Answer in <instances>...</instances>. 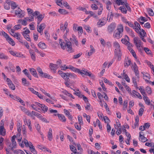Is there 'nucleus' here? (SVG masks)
Returning a JSON list of instances; mask_svg holds the SVG:
<instances>
[{
	"label": "nucleus",
	"mask_w": 154,
	"mask_h": 154,
	"mask_svg": "<svg viewBox=\"0 0 154 154\" xmlns=\"http://www.w3.org/2000/svg\"><path fill=\"white\" fill-rule=\"evenodd\" d=\"M132 93L134 95H135L139 98L140 99H141L142 98L141 96L140 95V93L136 91L133 90L132 91Z\"/></svg>",
	"instance_id": "nucleus-33"
},
{
	"label": "nucleus",
	"mask_w": 154,
	"mask_h": 154,
	"mask_svg": "<svg viewBox=\"0 0 154 154\" xmlns=\"http://www.w3.org/2000/svg\"><path fill=\"white\" fill-rule=\"evenodd\" d=\"M90 48L91 49L90 50V51L88 53V55L89 56H91L92 54H93L95 52V50L92 45H91Z\"/></svg>",
	"instance_id": "nucleus-32"
},
{
	"label": "nucleus",
	"mask_w": 154,
	"mask_h": 154,
	"mask_svg": "<svg viewBox=\"0 0 154 154\" xmlns=\"http://www.w3.org/2000/svg\"><path fill=\"white\" fill-rule=\"evenodd\" d=\"M5 2L8 4H10L11 5V8L12 9H14L17 7V5L16 3L13 1L8 0H6Z\"/></svg>",
	"instance_id": "nucleus-12"
},
{
	"label": "nucleus",
	"mask_w": 154,
	"mask_h": 154,
	"mask_svg": "<svg viewBox=\"0 0 154 154\" xmlns=\"http://www.w3.org/2000/svg\"><path fill=\"white\" fill-rule=\"evenodd\" d=\"M115 54L118 57V60H120L121 59V56L122 55L121 51L117 52L116 53H115Z\"/></svg>",
	"instance_id": "nucleus-51"
},
{
	"label": "nucleus",
	"mask_w": 154,
	"mask_h": 154,
	"mask_svg": "<svg viewBox=\"0 0 154 154\" xmlns=\"http://www.w3.org/2000/svg\"><path fill=\"white\" fill-rule=\"evenodd\" d=\"M29 71L31 74L35 77L38 78L37 72L36 70L34 68H31L29 69Z\"/></svg>",
	"instance_id": "nucleus-22"
},
{
	"label": "nucleus",
	"mask_w": 154,
	"mask_h": 154,
	"mask_svg": "<svg viewBox=\"0 0 154 154\" xmlns=\"http://www.w3.org/2000/svg\"><path fill=\"white\" fill-rule=\"evenodd\" d=\"M52 129L51 128H50L48 132V140L51 141L52 140L53 138Z\"/></svg>",
	"instance_id": "nucleus-19"
},
{
	"label": "nucleus",
	"mask_w": 154,
	"mask_h": 154,
	"mask_svg": "<svg viewBox=\"0 0 154 154\" xmlns=\"http://www.w3.org/2000/svg\"><path fill=\"white\" fill-rule=\"evenodd\" d=\"M29 53L30 54L31 57L32 59L34 61L35 60L36 57L35 53L31 49L29 50Z\"/></svg>",
	"instance_id": "nucleus-21"
},
{
	"label": "nucleus",
	"mask_w": 154,
	"mask_h": 154,
	"mask_svg": "<svg viewBox=\"0 0 154 154\" xmlns=\"http://www.w3.org/2000/svg\"><path fill=\"white\" fill-rule=\"evenodd\" d=\"M95 2L97 3H98V4L100 5V8L99 9V11H98V15H100L101 14L102 11L103 10V5H102V4H100L97 1L95 0Z\"/></svg>",
	"instance_id": "nucleus-29"
},
{
	"label": "nucleus",
	"mask_w": 154,
	"mask_h": 154,
	"mask_svg": "<svg viewBox=\"0 0 154 154\" xmlns=\"http://www.w3.org/2000/svg\"><path fill=\"white\" fill-rule=\"evenodd\" d=\"M118 32H114V33L113 36L114 38H116L117 39H119L122 36V33L123 31V26L122 25H120L117 29Z\"/></svg>",
	"instance_id": "nucleus-1"
},
{
	"label": "nucleus",
	"mask_w": 154,
	"mask_h": 154,
	"mask_svg": "<svg viewBox=\"0 0 154 154\" xmlns=\"http://www.w3.org/2000/svg\"><path fill=\"white\" fill-rule=\"evenodd\" d=\"M37 70L38 73L39 75L40 76L45 78H48L50 79H53V77L52 76L47 73H44L42 69L39 67H38L37 68Z\"/></svg>",
	"instance_id": "nucleus-2"
},
{
	"label": "nucleus",
	"mask_w": 154,
	"mask_h": 154,
	"mask_svg": "<svg viewBox=\"0 0 154 154\" xmlns=\"http://www.w3.org/2000/svg\"><path fill=\"white\" fill-rule=\"evenodd\" d=\"M55 116H57L60 121L62 122H65L66 121V119L64 115L61 114H55Z\"/></svg>",
	"instance_id": "nucleus-13"
},
{
	"label": "nucleus",
	"mask_w": 154,
	"mask_h": 154,
	"mask_svg": "<svg viewBox=\"0 0 154 154\" xmlns=\"http://www.w3.org/2000/svg\"><path fill=\"white\" fill-rule=\"evenodd\" d=\"M119 9L123 13L126 14L127 13V10L124 7L121 6L119 8Z\"/></svg>",
	"instance_id": "nucleus-42"
},
{
	"label": "nucleus",
	"mask_w": 154,
	"mask_h": 154,
	"mask_svg": "<svg viewBox=\"0 0 154 154\" xmlns=\"http://www.w3.org/2000/svg\"><path fill=\"white\" fill-rule=\"evenodd\" d=\"M147 11L148 12L149 14V16H153L154 15V13L152 9L150 8L147 9Z\"/></svg>",
	"instance_id": "nucleus-44"
},
{
	"label": "nucleus",
	"mask_w": 154,
	"mask_h": 154,
	"mask_svg": "<svg viewBox=\"0 0 154 154\" xmlns=\"http://www.w3.org/2000/svg\"><path fill=\"white\" fill-rule=\"evenodd\" d=\"M41 108L42 109L44 112H47L48 109V107L44 105V104H43V106H41Z\"/></svg>",
	"instance_id": "nucleus-50"
},
{
	"label": "nucleus",
	"mask_w": 154,
	"mask_h": 154,
	"mask_svg": "<svg viewBox=\"0 0 154 154\" xmlns=\"http://www.w3.org/2000/svg\"><path fill=\"white\" fill-rule=\"evenodd\" d=\"M61 41L62 40H60L59 43L61 45V48L63 50H64L66 48V42L65 43L64 42H62Z\"/></svg>",
	"instance_id": "nucleus-35"
},
{
	"label": "nucleus",
	"mask_w": 154,
	"mask_h": 154,
	"mask_svg": "<svg viewBox=\"0 0 154 154\" xmlns=\"http://www.w3.org/2000/svg\"><path fill=\"white\" fill-rule=\"evenodd\" d=\"M82 54V53H80L74 55H73V58L74 59H76L79 57Z\"/></svg>",
	"instance_id": "nucleus-62"
},
{
	"label": "nucleus",
	"mask_w": 154,
	"mask_h": 154,
	"mask_svg": "<svg viewBox=\"0 0 154 154\" xmlns=\"http://www.w3.org/2000/svg\"><path fill=\"white\" fill-rule=\"evenodd\" d=\"M1 33H1L0 34V35H2L6 38V39L8 38V37L9 36L4 31H2L1 32Z\"/></svg>",
	"instance_id": "nucleus-49"
},
{
	"label": "nucleus",
	"mask_w": 154,
	"mask_h": 154,
	"mask_svg": "<svg viewBox=\"0 0 154 154\" xmlns=\"http://www.w3.org/2000/svg\"><path fill=\"white\" fill-rule=\"evenodd\" d=\"M45 17V14H40L38 15L36 18L37 19V24H39Z\"/></svg>",
	"instance_id": "nucleus-18"
},
{
	"label": "nucleus",
	"mask_w": 154,
	"mask_h": 154,
	"mask_svg": "<svg viewBox=\"0 0 154 154\" xmlns=\"http://www.w3.org/2000/svg\"><path fill=\"white\" fill-rule=\"evenodd\" d=\"M9 58L5 54L3 53L0 52V59H4L5 60H7Z\"/></svg>",
	"instance_id": "nucleus-31"
},
{
	"label": "nucleus",
	"mask_w": 154,
	"mask_h": 154,
	"mask_svg": "<svg viewBox=\"0 0 154 154\" xmlns=\"http://www.w3.org/2000/svg\"><path fill=\"white\" fill-rule=\"evenodd\" d=\"M132 81L134 85V86L136 88H138V87H137V83L136 82V79L134 77L132 78Z\"/></svg>",
	"instance_id": "nucleus-54"
},
{
	"label": "nucleus",
	"mask_w": 154,
	"mask_h": 154,
	"mask_svg": "<svg viewBox=\"0 0 154 154\" xmlns=\"http://www.w3.org/2000/svg\"><path fill=\"white\" fill-rule=\"evenodd\" d=\"M58 73L65 80V81H70V79L68 78V75H67L68 73H65L59 70L58 71Z\"/></svg>",
	"instance_id": "nucleus-4"
},
{
	"label": "nucleus",
	"mask_w": 154,
	"mask_h": 154,
	"mask_svg": "<svg viewBox=\"0 0 154 154\" xmlns=\"http://www.w3.org/2000/svg\"><path fill=\"white\" fill-rule=\"evenodd\" d=\"M8 85L9 88L12 90H14L15 89V86L12 83H11Z\"/></svg>",
	"instance_id": "nucleus-63"
},
{
	"label": "nucleus",
	"mask_w": 154,
	"mask_h": 154,
	"mask_svg": "<svg viewBox=\"0 0 154 154\" xmlns=\"http://www.w3.org/2000/svg\"><path fill=\"white\" fill-rule=\"evenodd\" d=\"M6 40L9 44H10L12 46H14L15 45V43L14 42L10 37L9 36L8 37V38H7V39H6Z\"/></svg>",
	"instance_id": "nucleus-24"
},
{
	"label": "nucleus",
	"mask_w": 154,
	"mask_h": 154,
	"mask_svg": "<svg viewBox=\"0 0 154 154\" xmlns=\"http://www.w3.org/2000/svg\"><path fill=\"white\" fill-rule=\"evenodd\" d=\"M146 90L147 93L149 94H150L152 93L151 88L149 86H147L146 88Z\"/></svg>",
	"instance_id": "nucleus-53"
},
{
	"label": "nucleus",
	"mask_w": 154,
	"mask_h": 154,
	"mask_svg": "<svg viewBox=\"0 0 154 154\" xmlns=\"http://www.w3.org/2000/svg\"><path fill=\"white\" fill-rule=\"evenodd\" d=\"M121 41L123 44L127 45L128 47L132 46L131 44L129 42V41L126 39L123 38L121 39Z\"/></svg>",
	"instance_id": "nucleus-16"
},
{
	"label": "nucleus",
	"mask_w": 154,
	"mask_h": 154,
	"mask_svg": "<svg viewBox=\"0 0 154 154\" xmlns=\"http://www.w3.org/2000/svg\"><path fill=\"white\" fill-rule=\"evenodd\" d=\"M134 44L137 48H140L142 42L141 40L137 37H134Z\"/></svg>",
	"instance_id": "nucleus-9"
},
{
	"label": "nucleus",
	"mask_w": 154,
	"mask_h": 154,
	"mask_svg": "<svg viewBox=\"0 0 154 154\" xmlns=\"http://www.w3.org/2000/svg\"><path fill=\"white\" fill-rule=\"evenodd\" d=\"M23 108L25 110L24 111V112H25L27 115L30 116H32V114L29 111L27 110L25 108Z\"/></svg>",
	"instance_id": "nucleus-57"
},
{
	"label": "nucleus",
	"mask_w": 154,
	"mask_h": 154,
	"mask_svg": "<svg viewBox=\"0 0 154 154\" xmlns=\"http://www.w3.org/2000/svg\"><path fill=\"white\" fill-rule=\"evenodd\" d=\"M103 19H101L99 20V21L97 22V25H98L99 27H101L105 24L106 22L103 21Z\"/></svg>",
	"instance_id": "nucleus-26"
},
{
	"label": "nucleus",
	"mask_w": 154,
	"mask_h": 154,
	"mask_svg": "<svg viewBox=\"0 0 154 154\" xmlns=\"http://www.w3.org/2000/svg\"><path fill=\"white\" fill-rule=\"evenodd\" d=\"M27 125L28 126V128L31 131H32V127L31 122L30 119L28 120V124H27Z\"/></svg>",
	"instance_id": "nucleus-52"
},
{
	"label": "nucleus",
	"mask_w": 154,
	"mask_h": 154,
	"mask_svg": "<svg viewBox=\"0 0 154 154\" xmlns=\"http://www.w3.org/2000/svg\"><path fill=\"white\" fill-rule=\"evenodd\" d=\"M4 128V126H1L0 127V134L3 136H4L5 134V133L4 132L3 133Z\"/></svg>",
	"instance_id": "nucleus-59"
},
{
	"label": "nucleus",
	"mask_w": 154,
	"mask_h": 154,
	"mask_svg": "<svg viewBox=\"0 0 154 154\" xmlns=\"http://www.w3.org/2000/svg\"><path fill=\"white\" fill-rule=\"evenodd\" d=\"M10 4H8L5 2L4 5V8L6 10H9L10 8Z\"/></svg>",
	"instance_id": "nucleus-55"
},
{
	"label": "nucleus",
	"mask_w": 154,
	"mask_h": 154,
	"mask_svg": "<svg viewBox=\"0 0 154 154\" xmlns=\"http://www.w3.org/2000/svg\"><path fill=\"white\" fill-rule=\"evenodd\" d=\"M18 22L19 23H21L24 26H26L27 24V23L25 19L19 20Z\"/></svg>",
	"instance_id": "nucleus-46"
},
{
	"label": "nucleus",
	"mask_w": 154,
	"mask_h": 154,
	"mask_svg": "<svg viewBox=\"0 0 154 154\" xmlns=\"http://www.w3.org/2000/svg\"><path fill=\"white\" fill-rule=\"evenodd\" d=\"M50 67L51 70H53L54 73L56 72V70L58 68L57 65L56 64L50 63Z\"/></svg>",
	"instance_id": "nucleus-20"
},
{
	"label": "nucleus",
	"mask_w": 154,
	"mask_h": 154,
	"mask_svg": "<svg viewBox=\"0 0 154 154\" xmlns=\"http://www.w3.org/2000/svg\"><path fill=\"white\" fill-rule=\"evenodd\" d=\"M38 148L42 150H43V149H45L46 151L51 152V151L50 150H49L48 149L46 148L44 146L39 145L38 146Z\"/></svg>",
	"instance_id": "nucleus-40"
},
{
	"label": "nucleus",
	"mask_w": 154,
	"mask_h": 154,
	"mask_svg": "<svg viewBox=\"0 0 154 154\" xmlns=\"http://www.w3.org/2000/svg\"><path fill=\"white\" fill-rule=\"evenodd\" d=\"M66 46L68 50L67 51L69 53H71L73 52V51L72 50V46L71 43V42L69 41H66Z\"/></svg>",
	"instance_id": "nucleus-10"
},
{
	"label": "nucleus",
	"mask_w": 154,
	"mask_h": 154,
	"mask_svg": "<svg viewBox=\"0 0 154 154\" xmlns=\"http://www.w3.org/2000/svg\"><path fill=\"white\" fill-rule=\"evenodd\" d=\"M38 45L42 49H45L47 48V46L45 43L42 42L39 43Z\"/></svg>",
	"instance_id": "nucleus-30"
},
{
	"label": "nucleus",
	"mask_w": 154,
	"mask_h": 154,
	"mask_svg": "<svg viewBox=\"0 0 154 154\" xmlns=\"http://www.w3.org/2000/svg\"><path fill=\"white\" fill-rule=\"evenodd\" d=\"M70 148L71 151L73 152L74 153H75V152L77 151L76 149L72 145H70Z\"/></svg>",
	"instance_id": "nucleus-56"
},
{
	"label": "nucleus",
	"mask_w": 154,
	"mask_h": 154,
	"mask_svg": "<svg viewBox=\"0 0 154 154\" xmlns=\"http://www.w3.org/2000/svg\"><path fill=\"white\" fill-rule=\"evenodd\" d=\"M143 132L142 131H140L139 132L140 140L142 142H145L147 141L148 140L142 134H143Z\"/></svg>",
	"instance_id": "nucleus-15"
},
{
	"label": "nucleus",
	"mask_w": 154,
	"mask_h": 154,
	"mask_svg": "<svg viewBox=\"0 0 154 154\" xmlns=\"http://www.w3.org/2000/svg\"><path fill=\"white\" fill-rule=\"evenodd\" d=\"M69 69H71L75 72H76L79 73L80 72V69H79L75 67H74L71 65L69 66Z\"/></svg>",
	"instance_id": "nucleus-27"
},
{
	"label": "nucleus",
	"mask_w": 154,
	"mask_h": 154,
	"mask_svg": "<svg viewBox=\"0 0 154 154\" xmlns=\"http://www.w3.org/2000/svg\"><path fill=\"white\" fill-rule=\"evenodd\" d=\"M140 34L142 36V37H144L146 34V33L145 31L143 29H140Z\"/></svg>",
	"instance_id": "nucleus-45"
},
{
	"label": "nucleus",
	"mask_w": 154,
	"mask_h": 154,
	"mask_svg": "<svg viewBox=\"0 0 154 154\" xmlns=\"http://www.w3.org/2000/svg\"><path fill=\"white\" fill-rule=\"evenodd\" d=\"M39 24L37 25V30L40 34L42 35L43 34V31L45 28L46 25L44 23H41L40 25Z\"/></svg>",
	"instance_id": "nucleus-5"
},
{
	"label": "nucleus",
	"mask_w": 154,
	"mask_h": 154,
	"mask_svg": "<svg viewBox=\"0 0 154 154\" xmlns=\"http://www.w3.org/2000/svg\"><path fill=\"white\" fill-rule=\"evenodd\" d=\"M97 123L98 124V126L100 129L102 130V126L101 123H100L99 120L97 119L96 120Z\"/></svg>",
	"instance_id": "nucleus-58"
},
{
	"label": "nucleus",
	"mask_w": 154,
	"mask_h": 154,
	"mask_svg": "<svg viewBox=\"0 0 154 154\" xmlns=\"http://www.w3.org/2000/svg\"><path fill=\"white\" fill-rule=\"evenodd\" d=\"M102 1L105 3L106 5V7L107 9L109 11L111 9V5L112 3L111 1L109 0H102Z\"/></svg>",
	"instance_id": "nucleus-11"
},
{
	"label": "nucleus",
	"mask_w": 154,
	"mask_h": 154,
	"mask_svg": "<svg viewBox=\"0 0 154 154\" xmlns=\"http://www.w3.org/2000/svg\"><path fill=\"white\" fill-rule=\"evenodd\" d=\"M116 24L114 23H112L108 26L107 29L108 32L112 33L115 29Z\"/></svg>",
	"instance_id": "nucleus-7"
},
{
	"label": "nucleus",
	"mask_w": 154,
	"mask_h": 154,
	"mask_svg": "<svg viewBox=\"0 0 154 154\" xmlns=\"http://www.w3.org/2000/svg\"><path fill=\"white\" fill-rule=\"evenodd\" d=\"M15 15L18 17L21 18L23 17L25 15V13L24 11L22 10L19 8L16 10L15 11Z\"/></svg>",
	"instance_id": "nucleus-3"
},
{
	"label": "nucleus",
	"mask_w": 154,
	"mask_h": 154,
	"mask_svg": "<svg viewBox=\"0 0 154 154\" xmlns=\"http://www.w3.org/2000/svg\"><path fill=\"white\" fill-rule=\"evenodd\" d=\"M22 82L23 85L25 86H28L30 85V83L27 81L25 78H23L22 79Z\"/></svg>",
	"instance_id": "nucleus-23"
},
{
	"label": "nucleus",
	"mask_w": 154,
	"mask_h": 154,
	"mask_svg": "<svg viewBox=\"0 0 154 154\" xmlns=\"http://www.w3.org/2000/svg\"><path fill=\"white\" fill-rule=\"evenodd\" d=\"M70 40L71 41H73L75 43L76 45L77 46L78 45V42L75 36L72 34V38H70Z\"/></svg>",
	"instance_id": "nucleus-25"
},
{
	"label": "nucleus",
	"mask_w": 154,
	"mask_h": 154,
	"mask_svg": "<svg viewBox=\"0 0 154 154\" xmlns=\"http://www.w3.org/2000/svg\"><path fill=\"white\" fill-rule=\"evenodd\" d=\"M142 73L143 74V79L145 81V79H150V76L149 74L147 73L142 72Z\"/></svg>",
	"instance_id": "nucleus-28"
},
{
	"label": "nucleus",
	"mask_w": 154,
	"mask_h": 154,
	"mask_svg": "<svg viewBox=\"0 0 154 154\" xmlns=\"http://www.w3.org/2000/svg\"><path fill=\"white\" fill-rule=\"evenodd\" d=\"M79 73H80L83 76V75H84L89 77H91L92 78H94V75L92 74L91 72H88L86 70H82L81 71H80V72H79Z\"/></svg>",
	"instance_id": "nucleus-6"
},
{
	"label": "nucleus",
	"mask_w": 154,
	"mask_h": 154,
	"mask_svg": "<svg viewBox=\"0 0 154 154\" xmlns=\"http://www.w3.org/2000/svg\"><path fill=\"white\" fill-rule=\"evenodd\" d=\"M13 152L16 154H25L24 152L20 149L14 150Z\"/></svg>",
	"instance_id": "nucleus-34"
},
{
	"label": "nucleus",
	"mask_w": 154,
	"mask_h": 154,
	"mask_svg": "<svg viewBox=\"0 0 154 154\" xmlns=\"http://www.w3.org/2000/svg\"><path fill=\"white\" fill-rule=\"evenodd\" d=\"M49 14L51 15V16L53 17L58 16V15L56 13L55 11H53L50 12Z\"/></svg>",
	"instance_id": "nucleus-61"
},
{
	"label": "nucleus",
	"mask_w": 154,
	"mask_h": 154,
	"mask_svg": "<svg viewBox=\"0 0 154 154\" xmlns=\"http://www.w3.org/2000/svg\"><path fill=\"white\" fill-rule=\"evenodd\" d=\"M75 128L78 130H80L81 129V125H79L77 123H75L74 125Z\"/></svg>",
	"instance_id": "nucleus-60"
},
{
	"label": "nucleus",
	"mask_w": 154,
	"mask_h": 154,
	"mask_svg": "<svg viewBox=\"0 0 154 154\" xmlns=\"http://www.w3.org/2000/svg\"><path fill=\"white\" fill-rule=\"evenodd\" d=\"M11 143L12 146L11 147V149L13 151L14 150V149L16 147L17 143L15 140L11 141Z\"/></svg>",
	"instance_id": "nucleus-36"
},
{
	"label": "nucleus",
	"mask_w": 154,
	"mask_h": 154,
	"mask_svg": "<svg viewBox=\"0 0 154 154\" xmlns=\"http://www.w3.org/2000/svg\"><path fill=\"white\" fill-rule=\"evenodd\" d=\"M113 16V14L112 12H111L110 13H109L107 17V20L108 21H110L111 19L112 20Z\"/></svg>",
	"instance_id": "nucleus-39"
},
{
	"label": "nucleus",
	"mask_w": 154,
	"mask_h": 154,
	"mask_svg": "<svg viewBox=\"0 0 154 154\" xmlns=\"http://www.w3.org/2000/svg\"><path fill=\"white\" fill-rule=\"evenodd\" d=\"M124 66L125 67H128L131 64V61L128 57L125 58L124 60Z\"/></svg>",
	"instance_id": "nucleus-14"
},
{
	"label": "nucleus",
	"mask_w": 154,
	"mask_h": 154,
	"mask_svg": "<svg viewBox=\"0 0 154 154\" xmlns=\"http://www.w3.org/2000/svg\"><path fill=\"white\" fill-rule=\"evenodd\" d=\"M27 11L28 14H32V15H33V11L32 10L29 8H28L27 9Z\"/></svg>",
	"instance_id": "nucleus-64"
},
{
	"label": "nucleus",
	"mask_w": 154,
	"mask_h": 154,
	"mask_svg": "<svg viewBox=\"0 0 154 154\" xmlns=\"http://www.w3.org/2000/svg\"><path fill=\"white\" fill-rule=\"evenodd\" d=\"M63 93L65 94L68 96L69 97H71L73 99H74L71 93H69L67 91H65L63 92Z\"/></svg>",
	"instance_id": "nucleus-43"
},
{
	"label": "nucleus",
	"mask_w": 154,
	"mask_h": 154,
	"mask_svg": "<svg viewBox=\"0 0 154 154\" xmlns=\"http://www.w3.org/2000/svg\"><path fill=\"white\" fill-rule=\"evenodd\" d=\"M113 47L115 49V53L121 51L120 45L117 42H115L113 43Z\"/></svg>",
	"instance_id": "nucleus-8"
},
{
	"label": "nucleus",
	"mask_w": 154,
	"mask_h": 154,
	"mask_svg": "<svg viewBox=\"0 0 154 154\" xmlns=\"http://www.w3.org/2000/svg\"><path fill=\"white\" fill-rule=\"evenodd\" d=\"M139 90H140V92L141 94L143 95H146V94L145 92V90H144V88H143V86H140L139 89Z\"/></svg>",
	"instance_id": "nucleus-41"
},
{
	"label": "nucleus",
	"mask_w": 154,
	"mask_h": 154,
	"mask_svg": "<svg viewBox=\"0 0 154 154\" xmlns=\"http://www.w3.org/2000/svg\"><path fill=\"white\" fill-rule=\"evenodd\" d=\"M67 75H68L69 78L71 79H75L77 77V76L74 73H68L67 74Z\"/></svg>",
	"instance_id": "nucleus-37"
},
{
	"label": "nucleus",
	"mask_w": 154,
	"mask_h": 154,
	"mask_svg": "<svg viewBox=\"0 0 154 154\" xmlns=\"http://www.w3.org/2000/svg\"><path fill=\"white\" fill-rule=\"evenodd\" d=\"M150 125L149 123H146L144 124L143 125V130H145L146 128H148L150 127Z\"/></svg>",
	"instance_id": "nucleus-48"
},
{
	"label": "nucleus",
	"mask_w": 154,
	"mask_h": 154,
	"mask_svg": "<svg viewBox=\"0 0 154 154\" xmlns=\"http://www.w3.org/2000/svg\"><path fill=\"white\" fill-rule=\"evenodd\" d=\"M58 12L61 14H66L68 13V12L67 11L65 10L60 8L58 11Z\"/></svg>",
	"instance_id": "nucleus-38"
},
{
	"label": "nucleus",
	"mask_w": 154,
	"mask_h": 154,
	"mask_svg": "<svg viewBox=\"0 0 154 154\" xmlns=\"http://www.w3.org/2000/svg\"><path fill=\"white\" fill-rule=\"evenodd\" d=\"M127 137V139H126V143L127 144H130V140L131 139V135L130 133H128V135L126 136Z\"/></svg>",
	"instance_id": "nucleus-47"
},
{
	"label": "nucleus",
	"mask_w": 154,
	"mask_h": 154,
	"mask_svg": "<svg viewBox=\"0 0 154 154\" xmlns=\"http://www.w3.org/2000/svg\"><path fill=\"white\" fill-rule=\"evenodd\" d=\"M134 24L135 26H134V28L137 32H139L140 29V26L137 21L134 22Z\"/></svg>",
	"instance_id": "nucleus-17"
}]
</instances>
